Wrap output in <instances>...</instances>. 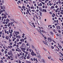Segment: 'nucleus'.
<instances>
[{
  "instance_id": "obj_11",
  "label": "nucleus",
  "mask_w": 63,
  "mask_h": 63,
  "mask_svg": "<svg viewBox=\"0 0 63 63\" xmlns=\"http://www.w3.org/2000/svg\"><path fill=\"white\" fill-rule=\"evenodd\" d=\"M41 60H42V62H43V63H45V60L44 59H41Z\"/></svg>"
},
{
  "instance_id": "obj_28",
  "label": "nucleus",
  "mask_w": 63,
  "mask_h": 63,
  "mask_svg": "<svg viewBox=\"0 0 63 63\" xmlns=\"http://www.w3.org/2000/svg\"><path fill=\"white\" fill-rule=\"evenodd\" d=\"M29 49L30 52H31V51L32 50V49H29Z\"/></svg>"
},
{
  "instance_id": "obj_51",
  "label": "nucleus",
  "mask_w": 63,
  "mask_h": 63,
  "mask_svg": "<svg viewBox=\"0 0 63 63\" xmlns=\"http://www.w3.org/2000/svg\"><path fill=\"white\" fill-rule=\"evenodd\" d=\"M4 17L5 18H7V16H4Z\"/></svg>"
},
{
  "instance_id": "obj_5",
  "label": "nucleus",
  "mask_w": 63,
  "mask_h": 63,
  "mask_svg": "<svg viewBox=\"0 0 63 63\" xmlns=\"http://www.w3.org/2000/svg\"><path fill=\"white\" fill-rule=\"evenodd\" d=\"M56 28L57 29H60V26H57L56 27Z\"/></svg>"
},
{
  "instance_id": "obj_37",
  "label": "nucleus",
  "mask_w": 63,
  "mask_h": 63,
  "mask_svg": "<svg viewBox=\"0 0 63 63\" xmlns=\"http://www.w3.org/2000/svg\"><path fill=\"white\" fill-rule=\"evenodd\" d=\"M5 14L6 15H7V16H8V13L7 12H5Z\"/></svg>"
},
{
  "instance_id": "obj_13",
  "label": "nucleus",
  "mask_w": 63,
  "mask_h": 63,
  "mask_svg": "<svg viewBox=\"0 0 63 63\" xmlns=\"http://www.w3.org/2000/svg\"><path fill=\"white\" fill-rule=\"evenodd\" d=\"M14 33H15V34L16 35H17V32H14Z\"/></svg>"
},
{
  "instance_id": "obj_4",
  "label": "nucleus",
  "mask_w": 63,
  "mask_h": 63,
  "mask_svg": "<svg viewBox=\"0 0 63 63\" xmlns=\"http://www.w3.org/2000/svg\"><path fill=\"white\" fill-rule=\"evenodd\" d=\"M47 39L49 42H51V41H52V40H51V38L50 37H48L47 38Z\"/></svg>"
},
{
  "instance_id": "obj_19",
  "label": "nucleus",
  "mask_w": 63,
  "mask_h": 63,
  "mask_svg": "<svg viewBox=\"0 0 63 63\" xmlns=\"http://www.w3.org/2000/svg\"><path fill=\"white\" fill-rule=\"evenodd\" d=\"M12 47H13L12 46H10L8 47L10 48H12Z\"/></svg>"
},
{
  "instance_id": "obj_57",
  "label": "nucleus",
  "mask_w": 63,
  "mask_h": 63,
  "mask_svg": "<svg viewBox=\"0 0 63 63\" xmlns=\"http://www.w3.org/2000/svg\"><path fill=\"white\" fill-rule=\"evenodd\" d=\"M26 46H29V44L27 43L26 45Z\"/></svg>"
},
{
  "instance_id": "obj_20",
  "label": "nucleus",
  "mask_w": 63,
  "mask_h": 63,
  "mask_svg": "<svg viewBox=\"0 0 63 63\" xmlns=\"http://www.w3.org/2000/svg\"><path fill=\"white\" fill-rule=\"evenodd\" d=\"M26 58L27 59H29V58H30V57H29V56H27V57Z\"/></svg>"
},
{
  "instance_id": "obj_47",
  "label": "nucleus",
  "mask_w": 63,
  "mask_h": 63,
  "mask_svg": "<svg viewBox=\"0 0 63 63\" xmlns=\"http://www.w3.org/2000/svg\"><path fill=\"white\" fill-rule=\"evenodd\" d=\"M39 10L38 9H37L36 10V11L37 12H39Z\"/></svg>"
},
{
  "instance_id": "obj_33",
  "label": "nucleus",
  "mask_w": 63,
  "mask_h": 63,
  "mask_svg": "<svg viewBox=\"0 0 63 63\" xmlns=\"http://www.w3.org/2000/svg\"><path fill=\"white\" fill-rule=\"evenodd\" d=\"M58 1H59L58 2V3H59V4H60V3H61V2H60V0H59Z\"/></svg>"
},
{
  "instance_id": "obj_41",
  "label": "nucleus",
  "mask_w": 63,
  "mask_h": 63,
  "mask_svg": "<svg viewBox=\"0 0 63 63\" xmlns=\"http://www.w3.org/2000/svg\"><path fill=\"white\" fill-rule=\"evenodd\" d=\"M51 60H52V61H54V60H53V59L52 58H51Z\"/></svg>"
},
{
  "instance_id": "obj_23",
  "label": "nucleus",
  "mask_w": 63,
  "mask_h": 63,
  "mask_svg": "<svg viewBox=\"0 0 63 63\" xmlns=\"http://www.w3.org/2000/svg\"><path fill=\"white\" fill-rule=\"evenodd\" d=\"M18 52H21V50L20 49L18 50Z\"/></svg>"
},
{
  "instance_id": "obj_8",
  "label": "nucleus",
  "mask_w": 63,
  "mask_h": 63,
  "mask_svg": "<svg viewBox=\"0 0 63 63\" xmlns=\"http://www.w3.org/2000/svg\"><path fill=\"white\" fill-rule=\"evenodd\" d=\"M37 5L38 6H42V4L41 3H40L39 4H38Z\"/></svg>"
},
{
  "instance_id": "obj_27",
  "label": "nucleus",
  "mask_w": 63,
  "mask_h": 63,
  "mask_svg": "<svg viewBox=\"0 0 63 63\" xmlns=\"http://www.w3.org/2000/svg\"><path fill=\"white\" fill-rule=\"evenodd\" d=\"M17 42H19V39H18V38H17L16 40Z\"/></svg>"
},
{
  "instance_id": "obj_60",
  "label": "nucleus",
  "mask_w": 63,
  "mask_h": 63,
  "mask_svg": "<svg viewBox=\"0 0 63 63\" xmlns=\"http://www.w3.org/2000/svg\"><path fill=\"white\" fill-rule=\"evenodd\" d=\"M4 31L5 33H7V32H6V30H5Z\"/></svg>"
},
{
  "instance_id": "obj_32",
  "label": "nucleus",
  "mask_w": 63,
  "mask_h": 63,
  "mask_svg": "<svg viewBox=\"0 0 63 63\" xmlns=\"http://www.w3.org/2000/svg\"><path fill=\"white\" fill-rule=\"evenodd\" d=\"M34 9V6H32V7H31V9Z\"/></svg>"
},
{
  "instance_id": "obj_64",
  "label": "nucleus",
  "mask_w": 63,
  "mask_h": 63,
  "mask_svg": "<svg viewBox=\"0 0 63 63\" xmlns=\"http://www.w3.org/2000/svg\"><path fill=\"white\" fill-rule=\"evenodd\" d=\"M29 40H30V41H31V42H32V39H30Z\"/></svg>"
},
{
  "instance_id": "obj_21",
  "label": "nucleus",
  "mask_w": 63,
  "mask_h": 63,
  "mask_svg": "<svg viewBox=\"0 0 63 63\" xmlns=\"http://www.w3.org/2000/svg\"><path fill=\"white\" fill-rule=\"evenodd\" d=\"M39 13H40V15H42V12L40 11H39Z\"/></svg>"
},
{
  "instance_id": "obj_18",
  "label": "nucleus",
  "mask_w": 63,
  "mask_h": 63,
  "mask_svg": "<svg viewBox=\"0 0 63 63\" xmlns=\"http://www.w3.org/2000/svg\"><path fill=\"white\" fill-rule=\"evenodd\" d=\"M39 9L40 11H42V10H43L42 9L41 7H39Z\"/></svg>"
},
{
  "instance_id": "obj_48",
  "label": "nucleus",
  "mask_w": 63,
  "mask_h": 63,
  "mask_svg": "<svg viewBox=\"0 0 63 63\" xmlns=\"http://www.w3.org/2000/svg\"><path fill=\"white\" fill-rule=\"evenodd\" d=\"M27 63H31V62H30V61H27Z\"/></svg>"
},
{
  "instance_id": "obj_24",
  "label": "nucleus",
  "mask_w": 63,
  "mask_h": 63,
  "mask_svg": "<svg viewBox=\"0 0 63 63\" xmlns=\"http://www.w3.org/2000/svg\"><path fill=\"white\" fill-rule=\"evenodd\" d=\"M6 21H8H8H10V20L8 19H7L6 20Z\"/></svg>"
},
{
  "instance_id": "obj_30",
  "label": "nucleus",
  "mask_w": 63,
  "mask_h": 63,
  "mask_svg": "<svg viewBox=\"0 0 63 63\" xmlns=\"http://www.w3.org/2000/svg\"><path fill=\"white\" fill-rule=\"evenodd\" d=\"M50 33L51 34V35H53V33L52 32H50Z\"/></svg>"
},
{
  "instance_id": "obj_14",
  "label": "nucleus",
  "mask_w": 63,
  "mask_h": 63,
  "mask_svg": "<svg viewBox=\"0 0 63 63\" xmlns=\"http://www.w3.org/2000/svg\"><path fill=\"white\" fill-rule=\"evenodd\" d=\"M59 47L60 48H62V46H61L60 45H59Z\"/></svg>"
},
{
  "instance_id": "obj_50",
  "label": "nucleus",
  "mask_w": 63,
  "mask_h": 63,
  "mask_svg": "<svg viewBox=\"0 0 63 63\" xmlns=\"http://www.w3.org/2000/svg\"><path fill=\"white\" fill-rule=\"evenodd\" d=\"M27 11L28 13H29V10H27Z\"/></svg>"
},
{
  "instance_id": "obj_6",
  "label": "nucleus",
  "mask_w": 63,
  "mask_h": 63,
  "mask_svg": "<svg viewBox=\"0 0 63 63\" xmlns=\"http://www.w3.org/2000/svg\"><path fill=\"white\" fill-rule=\"evenodd\" d=\"M21 47H25V44L24 43H22L21 45Z\"/></svg>"
},
{
  "instance_id": "obj_1",
  "label": "nucleus",
  "mask_w": 63,
  "mask_h": 63,
  "mask_svg": "<svg viewBox=\"0 0 63 63\" xmlns=\"http://www.w3.org/2000/svg\"><path fill=\"white\" fill-rule=\"evenodd\" d=\"M21 49L22 50L23 52H25V51L26 50V48L25 47H21Z\"/></svg>"
},
{
  "instance_id": "obj_58",
  "label": "nucleus",
  "mask_w": 63,
  "mask_h": 63,
  "mask_svg": "<svg viewBox=\"0 0 63 63\" xmlns=\"http://www.w3.org/2000/svg\"><path fill=\"white\" fill-rule=\"evenodd\" d=\"M8 58H9V59H11V58H10V56H8Z\"/></svg>"
},
{
  "instance_id": "obj_31",
  "label": "nucleus",
  "mask_w": 63,
  "mask_h": 63,
  "mask_svg": "<svg viewBox=\"0 0 63 63\" xmlns=\"http://www.w3.org/2000/svg\"><path fill=\"white\" fill-rule=\"evenodd\" d=\"M26 51H29V49H28V48H26Z\"/></svg>"
},
{
  "instance_id": "obj_16",
  "label": "nucleus",
  "mask_w": 63,
  "mask_h": 63,
  "mask_svg": "<svg viewBox=\"0 0 63 63\" xmlns=\"http://www.w3.org/2000/svg\"><path fill=\"white\" fill-rule=\"evenodd\" d=\"M51 9H54L55 7L54 6H53L51 7Z\"/></svg>"
},
{
  "instance_id": "obj_53",
  "label": "nucleus",
  "mask_w": 63,
  "mask_h": 63,
  "mask_svg": "<svg viewBox=\"0 0 63 63\" xmlns=\"http://www.w3.org/2000/svg\"><path fill=\"white\" fill-rule=\"evenodd\" d=\"M31 11L33 12H35L34 10H32Z\"/></svg>"
},
{
  "instance_id": "obj_35",
  "label": "nucleus",
  "mask_w": 63,
  "mask_h": 63,
  "mask_svg": "<svg viewBox=\"0 0 63 63\" xmlns=\"http://www.w3.org/2000/svg\"><path fill=\"white\" fill-rule=\"evenodd\" d=\"M32 48L34 49L35 48V47H34V46H33V45H32Z\"/></svg>"
},
{
  "instance_id": "obj_52",
  "label": "nucleus",
  "mask_w": 63,
  "mask_h": 63,
  "mask_svg": "<svg viewBox=\"0 0 63 63\" xmlns=\"http://www.w3.org/2000/svg\"><path fill=\"white\" fill-rule=\"evenodd\" d=\"M55 7L56 8H58V6H57V5H56L55 6Z\"/></svg>"
},
{
  "instance_id": "obj_61",
  "label": "nucleus",
  "mask_w": 63,
  "mask_h": 63,
  "mask_svg": "<svg viewBox=\"0 0 63 63\" xmlns=\"http://www.w3.org/2000/svg\"><path fill=\"white\" fill-rule=\"evenodd\" d=\"M16 51H18V50L17 49H16Z\"/></svg>"
},
{
  "instance_id": "obj_2",
  "label": "nucleus",
  "mask_w": 63,
  "mask_h": 63,
  "mask_svg": "<svg viewBox=\"0 0 63 63\" xmlns=\"http://www.w3.org/2000/svg\"><path fill=\"white\" fill-rule=\"evenodd\" d=\"M29 23L30 25H31V26H32V27H35V26L34 25V23H32L30 22H29Z\"/></svg>"
},
{
  "instance_id": "obj_62",
  "label": "nucleus",
  "mask_w": 63,
  "mask_h": 63,
  "mask_svg": "<svg viewBox=\"0 0 63 63\" xmlns=\"http://www.w3.org/2000/svg\"><path fill=\"white\" fill-rule=\"evenodd\" d=\"M43 42L44 44H46V42L45 41H43Z\"/></svg>"
},
{
  "instance_id": "obj_26",
  "label": "nucleus",
  "mask_w": 63,
  "mask_h": 63,
  "mask_svg": "<svg viewBox=\"0 0 63 63\" xmlns=\"http://www.w3.org/2000/svg\"><path fill=\"white\" fill-rule=\"evenodd\" d=\"M0 63H3V61L2 60H1L0 61Z\"/></svg>"
},
{
  "instance_id": "obj_44",
  "label": "nucleus",
  "mask_w": 63,
  "mask_h": 63,
  "mask_svg": "<svg viewBox=\"0 0 63 63\" xmlns=\"http://www.w3.org/2000/svg\"><path fill=\"white\" fill-rule=\"evenodd\" d=\"M5 56H6L7 57H8V55L7 54H6L5 55Z\"/></svg>"
},
{
  "instance_id": "obj_39",
  "label": "nucleus",
  "mask_w": 63,
  "mask_h": 63,
  "mask_svg": "<svg viewBox=\"0 0 63 63\" xmlns=\"http://www.w3.org/2000/svg\"><path fill=\"white\" fill-rule=\"evenodd\" d=\"M8 22H9L6 21V22H5V23L6 24H8Z\"/></svg>"
},
{
  "instance_id": "obj_25",
  "label": "nucleus",
  "mask_w": 63,
  "mask_h": 63,
  "mask_svg": "<svg viewBox=\"0 0 63 63\" xmlns=\"http://www.w3.org/2000/svg\"><path fill=\"white\" fill-rule=\"evenodd\" d=\"M23 58L22 57H19V59H20L22 60V59H23Z\"/></svg>"
},
{
  "instance_id": "obj_42",
  "label": "nucleus",
  "mask_w": 63,
  "mask_h": 63,
  "mask_svg": "<svg viewBox=\"0 0 63 63\" xmlns=\"http://www.w3.org/2000/svg\"><path fill=\"white\" fill-rule=\"evenodd\" d=\"M38 56H39V57H41V56H40V54H38Z\"/></svg>"
},
{
  "instance_id": "obj_45",
  "label": "nucleus",
  "mask_w": 63,
  "mask_h": 63,
  "mask_svg": "<svg viewBox=\"0 0 63 63\" xmlns=\"http://www.w3.org/2000/svg\"><path fill=\"white\" fill-rule=\"evenodd\" d=\"M18 61H19V63H21V62L20 61V60H18Z\"/></svg>"
},
{
  "instance_id": "obj_56",
  "label": "nucleus",
  "mask_w": 63,
  "mask_h": 63,
  "mask_svg": "<svg viewBox=\"0 0 63 63\" xmlns=\"http://www.w3.org/2000/svg\"><path fill=\"white\" fill-rule=\"evenodd\" d=\"M31 60H32V61H33V58H31Z\"/></svg>"
},
{
  "instance_id": "obj_55",
  "label": "nucleus",
  "mask_w": 63,
  "mask_h": 63,
  "mask_svg": "<svg viewBox=\"0 0 63 63\" xmlns=\"http://www.w3.org/2000/svg\"><path fill=\"white\" fill-rule=\"evenodd\" d=\"M2 18H3V19H4L5 18V17H4V16H2Z\"/></svg>"
},
{
  "instance_id": "obj_54",
  "label": "nucleus",
  "mask_w": 63,
  "mask_h": 63,
  "mask_svg": "<svg viewBox=\"0 0 63 63\" xmlns=\"http://www.w3.org/2000/svg\"><path fill=\"white\" fill-rule=\"evenodd\" d=\"M10 24H11V25H13V23L12 22H11L10 23Z\"/></svg>"
},
{
  "instance_id": "obj_46",
  "label": "nucleus",
  "mask_w": 63,
  "mask_h": 63,
  "mask_svg": "<svg viewBox=\"0 0 63 63\" xmlns=\"http://www.w3.org/2000/svg\"><path fill=\"white\" fill-rule=\"evenodd\" d=\"M8 54L10 55V54H11V53H10V52H8Z\"/></svg>"
},
{
  "instance_id": "obj_34",
  "label": "nucleus",
  "mask_w": 63,
  "mask_h": 63,
  "mask_svg": "<svg viewBox=\"0 0 63 63\" xmlns=\"http://www.w3.org/2000/svg\"><path fill=\"white\" fill-rule=\"evenodd\" d=\"M51 47L52 48V49H53L54 48V47L52 46H51Z\"/></svg>"
},
{
  "instance_id": "obj_49",
  "label": "nucleus",
  "mask_w": 63,
  "mask_h": 63,
  "mask_svg": "<svg viewBox=\"0 0 63 63\" xmlns=\"http://www.w3.org/2000/svg\"><path fill=\"white\" fill-rule=\"evenodd\" d=\"M14 22H15V23H17H17H18V22H16L15 21H14Z\"/></svg>"
},
{
  "instance_id": "obj_10",
  "label": "nucleus",
  "mask_w": 63,
  "mask_h": 63,
  "mask_svg": "<svg viewBox=\"0 0 63 63\" xmlns=\"http://www.w3.org/2000/svg\"><path fill=\"white\" fill-rule=\"evenodd\" d=\"M20 41L21 42H24V39L22 38V39H20Z\"/></svg>"
},
{
  "instance_id": "obj_3",
  "label": "nucleus",
  "mask_w": 63,
  "mask_h": 63,
  "mask_svg": "<svg viewBox=\"0 0 63 63\" xmlns=\"http://www.w3.org/2000/svg\"><path fill=\"white\" fill-rule=\"evenodd\" d=\"M40 30V31H38L39 32V33H40V34H41V35H43V30H42V31H41V30Z\"/></svg>"
},
{
  "instance_id": "obj_15",
  "label": "nucleus",
  "mask_w": 63,
  "mask_h": 63,
  "mask_svg": "<svg viewBox=\"0 0 63 63\" xmlns=\"http://www.w3.org/2000/svg\"><path fill=\"white\" fill-rule=\"evenodd\" d=\"M39 1H41V3H42V4H43V5H45V3H44V2H42V1H41V0H39Z\"/></svg>"
},
{
  "instance_id": "obj_22",
  "label": "nucleus",
  "mask_w": 63,
  "mask_h": 63,
  "mask_svg": "<svg viewBox=\"0 0 63 63\" xmlns=\"http://www.w3.org/2000/svg\"><path fill=\"white\" fill-rule=\"evenodd\" d=\"M43 12H45V13L47 12V10H46L43 9Z\"/></svg>"
},
{
  "instance_id": "obj_63",
  "label": "nucleus",
  "mask_w": 63,
  "mask_h": 63,
  "mask_svg": "<svg viewBox=\"0 0 63 63\" xmlns=\"http://www.w3.org/2000/svg\"><path fill=\"white\" fill-rule=\"evenodd\" d=\"M55 26H57V23L55 24Z\"/></svg>"
},
{
  "instance_id": "obj_12",
  "label": "nucleus",
  "mask_w": 63,
  "mask_h": 63,
  "mask_svg": "<svg viewBox=\"0 0 63 63\" xmlns=\"http://www.w3.org/2000/svg\"><path fill=\"white\" fill-rule=\"evenodd\" d=\"M7 25L8 27H10V25H11V24H10V23H9Z\"/></svg>"
},
{
  "instance_id": "obj_29",
  "label": "nucleus",
  "mask_w": 63,
  "mask_h": 63,
  "mask_svg": "<svg viewBox=\"0 0 63 63\" xmlns=\"http://www.w3.org/2000/svg\"><path fill=\"white\" fill-rule=\"evenodd\" d=\"M19 44L20 45H21V44H22V42H19Z\"/></svg>"
},
{
  "instance_id": "obj_7",
  "label": "nucleus",
  "mask_w": 63,
  "mask_h": 63,
  "mask_svg": "<svg viewBox=\"0 0 63 63\" xmlns=\"http://www.w3.org/2000/svg\"><path fill=\"white\" fill-rule=\"evenodd\" d=\"M32 50V52L31 53V54L32 56H34V52H33V50Z\"/></svg>"
},
{
  "instance_id": "obj_59",
  "label": "nucleus",
  "mask_w": 63,
  "mask_h": 63,
  "mask_svg": "<svg viewBox=\"0 0 63 63\" xmlns=\"http://www.w3.org/2000/svg\"><path fill=\"white\" fill-rule=\"evenodd\" d=\"M15 44H16V41H15L14 42Z\"/></svg>"
},
{
  "instance_id": "obj_36",
  "label": "nucleus",
  "mask_w": 63,
  "mask_h": 63,
  "mask_svg": "<svg viewBox=\"0 0 63 63\" xmlns=\"http://www.w3.org/2000/svg\"><path fill=\"white\" fill-rule=\"evenodd\" d=\"M7 53V51H5V54H6Z\"/></svg>"
},
{
  "instance_id": "obj_38",
  "label": "nucleus",
  "mask_w": 63,
  "mask_h": 63,
  "mask_svg": "<svg viewBox=\"0 0 63 63\" xmlns=\"http://www.w3.org/2000/svg\"><path fill=\"white\" fill-rule=\"evenodd\" d=\"M24 53H26V54H28V52H26L25 51V52H24Z\"/></svg>"
},
{
  "instance_id": "obj_17",
  "label": "nucleus",
  "mask_w": 63,
  "mask_h": 63,
  "mask_svg": "<svg viewBox=\"0 0 63 63\" xmlns=\"http://www.w3.org/2000/svg\"><path fill=\"white\" fill-rule=\"evenodd\" d=\"M48 58L49 59H51V57L50 56H49V57H48Z\"/></svg>"
},
{
  "instance_id": "obj_43",
  "label": "nucleus",
  "mask_w": 63,
  "mask_h": 63,
  "mask_svg": "<svg viewBox=\"0 0 63 63\" xmlns=\"http://www.w3.org/2000/svg\"><path fill=\"white\" fill-rule=\"evenodd\" d=\"M18 38H19V39H20V35L18 36Z\"/></svg>"
},
{
  "instance_id": "obj_40",
  "label": "nucleus",
  "mask_w": 63,
  "mask_h": 63,
  "mask_svg": "<svg viewBox=\"0 0 63 63\" xmlns=\"http://www.w3.org/2000/svg\"><path fill=\"white\" fill-rule=\"evenodd\" d=\"M22 8L23 9H24V8H25V6H23L22 7Z\"/></svg>"
},
{
  "instance_id": "obj_9",
  "label": "nucleus",
  "mask_w": 63,
  "mask_h": 63,
  "mask_svg": "<svg viewBox=\"0 0 63 63\" xmlns=\"http://www.w3.org/2000/svg\"><path fill=\"white\" fill-rule=\"evenodd\" d=\"M33 60L34 61H36L37 62H38V60H37V59L35 58H33Z\"/></svg>"
}]
</instances>
